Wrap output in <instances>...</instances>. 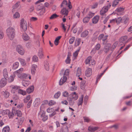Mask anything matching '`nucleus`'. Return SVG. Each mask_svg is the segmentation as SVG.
I'll return each instance as SVG.
<instances>
[{
	"label": "nucleus",
	"mask_w": 132,
	"mask_h": 132,
	"mask_svg": "<svg viewBox=\"0 0 132 132\" xmlns=\"http://www.w3.org/2000/svg\"><path fill=\"white\" fill-rule=\"evenodd\" d=\"M6 31V34L8 38L11 40H13L15 35L14 29L12 27H10L7 29Z\"/></svg>",
	"instance_id": "nucleus-1"
},
{
	"label": "nucleus",
	"mask_w": 132,
	"mask_h": 132,
	"mask_svg": "<svg viewBox=\"0 0 132 132\" xmlns=\"http://www.w3.org/2000/svg\"><path fill=\"white\" fill-rule=\"evenodd\" d=\"M20 27L24 31H26L27 28L26 22L23 19H21L20 23Z\"/></svg>",
	"instance_id": "nucleus-2"
},
{
	"label": "nucleus",
	"mask_w": 132,
	"mask_h": 132,
	"mask_svg": "<svg viewBox=\"0 0 132 132\" xmlns=\"http://www.w3.org/2000/svg\"><path fill=\"white\" fill-rule=\"evenodd\" d=\"M17 51L20 55H23L24 53V51L23 47L21 45H19L17 46L16 48Z\"/></svg>",
	"instance_id": "nucleus-3"
},
{
	"label": "nucleus",
	"mask_w": 132,
	"mask_h": 132,
	"mask_svg": "<svg viewBox=\"0 0 132 132\" xmlns=\"http://www.w3.org/2000/svg\"><path fill=\"white\" fill-rule=\"evenodd\" d=\"M39 114L40 115L41 117L42 118V120L43 121H45L47 119L48 116L45 114V112L41 111L39 112Z\"/></svg>",
	"instance_id": "nucleus-4"
},
{
	"label": "nucleus",
	"mask_w": 132,
	"mask_h": 132,
	"mask_svg": "<svg viewBox=\"0 0 132 132\" xmlns=\"http://www.w3.org/2000/svg\"><path fill=\"white\" fill-rule=\"evenodd\" d=\"M7 83V80L5 78H3L0 80V87L3 88L4 87Z\"/></svg>",
	"instance_id": "nucleus-5"
},
{
	"label": "nucleus",
	"mask_w": 132,
	"mask_h": 132,
	"mask_svg": "<svg viewBox=\"0 0 132 132\" xmlns=\"http://www.w3.org/2000/svg\"><path fill=\"white\" fill-rule=\"evenodd\" d=\"M127 39V37L126 36H125L121 38L119 40V44L120 45H124L127 43L126 40Z\"/></svg>",
	"instance_id": "nucleus-6"
},
{
	"label": "nucleus",
	"mask_w": 132,
	"mask_h": 132,
	"mask_svg": "<svg viewBox=\"0 0 132 132\" xmlns=\"http://www.w3.org/2000/svg\"><path fill=\"white\" fill-rule=\"evenodd\" d=\"M70 6H71V3L69 0V2L68 4V3L66 0H64L62 4L61 5V7H66L67 6L69 7L70 9L71 8Z\"/></svg>",
	"instance_id": "nucleus-7"
},
{
	"label": "nucleus",
	"mask_w": 132,
	"mask_h": 132,
	"mask_svg": "<svg viewBox=\"0 0 132 132\" xmlns=\"http://www.w3.org/2000/svg\"><path fill=\"white\" fill-rule=\"evenodd\" d=\"M101 47V45L100 44L98 43L95 46V47L93 48L91 52V53L92 54H94L96 53V51L98 50Z\"/></svg>",
	"instance_id": "nucleus-8"
},
{
	"label": "nucleus",
	"mask_w": 132,
	"mask_h": 132,
	"mask_svg": "<svg viewBox=\"0 0 132 132\" xmlns=\"http://www.w3.org/2000/svg\"><path fill=\"white\" fill-rule=\"evenodd\" d=\"M92 70L91 68L88 67L87 68V69L85 72V75L88 77H89L92 75Z\"/></svg>",
	"instance_id": "nucleus-9"
},
{
	"label": "nucleus",
	"mask_w": 132,
	"mask_h": 132,
	"mask_svg": "<svg viewBox=\"0 0 132 132\" xmlns=\"http://www.w3.org/2000/svg\"><path fill=\"white\" fill-rule=\"evenodd\" d=\"M37 68V65L33 64L31 65V71L32 74V75H34L36 71V69Z\"/></svg>",
	"instance_id": "nucleus-10"
},
{
	"label": "nucleus",
	"mask_w": 132,
	"mask_h": 132,
	"mask_svg": "<svg viewBox=\"0 0 132 132\" xmlns=\"http://www.w3.org/2000/svg\"><path fill=\"white\" fill-rule=\"evenodd\" d=\"M1 93L4 97L5 98H8L10 96L9 93L6 90L1 92Z\"/></svg>",
	"instance_id": "nucleus-11"
},
{
	"label": "nucleus",
	"mask_w": 132,
	"mask_h": 132,
	"mask_svg": "<svg viewBox=\"0 0 132 132\" xmlns=\"http://www.w3.org/2000/svg\"><path fill=\"white\" fill-rule=\"evenodd\" d=\"M98 128V127H93L90 126L88 127V130L90 132H93L97 130Z\"/></svg>",
	"instance_id": "nucleus-12"
},
{
	"label": "nucleus",
	"mask_w": 132,
	"mask_h": 132,
	"mask_svg": "<svg viewBox=\"0 0 132 132\" xmlns=\"http://www.w3.org/2000/svg\"><path fill=\"white\" fill-rule=\"evenodd\" d=\"M11 92L12 93L14 94L15 93V92L16 90H19L20 89V87L16 85H12L11 86Z\"/></svg>",
	"instance_id": "nucleus-13"
},
{
	"label": "nucleus",
	"mask_w": 132,
	"mask_h": 132,
	"mask_svg": "<svg viewBox=\"0 0 132 132\" xmlns=\"http://www.w3.org/2000/svg\"><path fill=\"white\" fill-rule=\"evenodd\" d=\"M70 95L72 97V98L74 101L77 100L78 98V95L75 92L72 93Z\"/></svg>",
	"instance_id": "nucleus-14"
},
{
	"label": "nucleus",
	"mask_w": 132,
	"mask_h": 132,
	"mask_svg": "<svg viewBox=\"0 0 132 132\" xmlns=\"http://www.w3.org/2000/svg\"><path fill=\"white\" fill-rule=\"evenodd\" d=\"M67 77L64 76L62 77L59 80V84L61 85L65 82L67 80Z\"/></svg>",
	"instance_id": "nucleus-15"
},
{
	"label": "nucleus",
	"mask_w": 132,
	"mask_h": 132,
	"mask_svg": "<svg viewBox=\"0 0 132 132\" xmlns=\"http://www.w3.org/2000/svg\"><path fill=\"white\" fill-rule=\"evenodd\" d=\"M61 13L62 15H64L65 16H67L68 15V9L66 8L63 7L62 9Z\"/></svg>",
	"instance_id": "nucleus-16"
},
{
	"label": "nucleus",
	"mask_w": 132,
	"mask_h": 132,
	"mask_svg": "<svg viewBox=\"0 0 132 132\" xmlns=\"http://www.w3.org/2000/svg\"><path fill=\"white\" fill-rule=\"evenodd\" d=\"M43 49L41 48L39 49V52L38 53V55L40 59L43 58Z\"/></svg>",
	"instance_id": "nucleus-17"
},
{
	"label": "nucleus",
	"mask_w": 132,
	"mask_h": 132,
	"mask_svg": "<svg viewBox=\"0 0 132 132\" xmlns=\"http://www.w3.org/2000/svg\"><path fill=\"white\" fill-rule=\"evenodd\" d=\"M108 11L107 8L106 7H103L100 11V14L101 15L103 16Z\"/></svg>",
	"instance_id": "nucleus-18"
},
{
	"label": "nucleus",
	"mask_w": 132,
	"mask_h": 132,
	"mask_svg": "<svg viewBox=\"0 0 132 132\" xmlns=\"http://www.w3.org/2000/svg\"><path fill=\"white\" fill-rule=\"evenodd\" d=\"M44 66L45 69L47 71L50 69V66L48 62L47 61H45L44 62Z\"/></svg>",
	"instance_id": "nucleus-19"
},
{
	"label": "nucleus",
	"mask_w": 132,
	"mask_h": 132,
	"mask_svg": "<svg viewBox=\"0 0 132 132\" xmlns=\"http://www.w3.org/2000/svg\"><path fill=\"white\" fill-rule=\"evenodd\" d=\"M73 98H72L69 96L68 97L67 100L69 102V103L70 105H73L74 103L75 102L74 100H73Z\"/></svg>",
	"instance_id": "nucleus-20"
},
{
	"label": "nucleus",
	"mask_w": 132,
	"mask_h": 132,
	"mask_svg": "<svg viewBox=\"0 0 132 132\" xmlns=\"http://www.w3.org/2000/svg\"><path fill=\"white\" fill-rule=\"evenodd\" d=\"M34 90V87L33 86H32L27 88L26 89V91L28 93L30 94Z\"/></svg>",
	"instance_id": "nucleus-21"
},
{
	"label": "nucleus",
	"mask_w": 132,
	"mask_h": 132,
	"mask_svg": "<svg viewBox=\"0 0 132 132\" xmlns=\"http://www.w3.org/2000/svg\"><path fill=\"white\" fill-rule=\"evenodd\" d=\"M40 99L39 98H37L36 99L34 102L35 105L36 106H37L40 104Z\"/></svg>",
	"instance_id": "nucleus-22"
},
{
	"label": "nucleus",
	"mask_w": 132,
	"mask_h": 132,
	"mask_svg": "<svg viewBox=\"0 0 132 132\" xmlns=\"http://www.w3.org/2000/svg\"><path fill=\"white\" fill-rule=\"evenodd\" d=\"M3 76L4 77V78H6L8 77V72L7 69L5 68L3 70Z\"/></svg>",
	"instance_id": "nucleus-23"
},
{
	"label": "nucleus",
	"mask_w": 132,
	"mask_h": 132,
	"mask_svg": "<svg viewBox=\"0 0 132 132\" xmlns=\"http://www.w3.org/2000/svg\"><path fill=\"white\" fill-rule=\"evenodd\" d=\"M99 17L98 15H96L92 19V22L96 24L97 23L99 19Z\"/></svg>",
	"instance_id": "nucleus-24"
},
{
	"label": "nucleus",
	"mask_w": 132,
	"mask_h": 132,
	"mask_svg": "<svg viewBox=\"0 0 132 132\" xmlns=\"http://www.w3.org/2000/svg\"><path fill=\"white\" fill-rule=\"evenodd\" d=\"M83 95H82L81 97L79 98L78 100V106H79L80 105H82L83 102Z\"/></svg>",
	"instance_id": "nucleus-25"
},
{
	"label": "nucleus",
	"mask_w": 132,
	"mask_h": 132,
	"mask_svg": "<svg viewBox=\"0 0 132 132\" xmlns=\"http://www.w3.org/2000/svg\"><path fill=\"white\" fill-rule=\"evenodd\" d=\"M68 128L67 126H63L61 128L60 132H68Z\"/></svg>",
	"instance_id": "nucleus-26"
},
{
	"label": "nucleus",
	"mask_w": 132,
	"mask_h": 132,
	"mask_svg": "<svg viewBox=\"0 0 132 132\" xmlns=\"http://www.w3.org/2000/svg\"><path fill=\"white\" fill-rule=\"evenodd\" d=\"M110 47V45L109 44H107L104 46V50L105 52L106 53L109 51Z\"/></svg>",
	"instance_id": "nucleus-27"
},
{
	"label": "nucleus",
	"mask_w": 132,
	"mask_h": 132,
	"mask_svg": "<svg viewBox=\"0 0 132 132\" xmlns=\"http://www.w3.org/2000/svg\"><path fill=\"white\" fill-rule=\"evenodd\" d=\"M89 32L87 30H85L81 34V36L82 37H85L88 34Z\"/></svg>",
	"instance_id": "nucleus-28"
},
{
	"label": "nucleus",
	"mask_w": 132,
	"mask_h": 132,
	"mask_svg": "<svg viewBox=\"0 0 132 132\" xmlns=\"http://www.w3.org/2000/svg\"><path fill=\"white\" fill-rule=\"evenodd\" d=\"M81 39L77 38L76 39L75 42V46L77 47L79 45L81 42Z\"/></svg>",
	"instance_id": "nucleus-29"
},
{
	"label": "nucleus",
	"mask_w": 132,
	"mask_h": 132,
	"mask_svg": "<svg viewBox=\"0 0 132 132\" xmlns=\"http://www.w3.org/2000/svg\"><path fill=\"white\" fill-rule=\"evenodd\" d=\"M18 93L23 95H25L26 94V91L21 89H19L18 91Z\"/></svg>",
	"instance_id": "nucleus-30"
},
{
	"label": "nucleus",
	"mask_w": 132,
	"mask_h": 132,
	"mask_svg": "<svg viewBox=\"0 0 132 132\" xmlns=\"http://www.w3.org/2000/svg\"><path fill=\"white\" fill-rule=\"evenodd\" d=\"M81 69L80 68L78 67V68L77 69L76 74V76L79 77L80 76V75H81Z\"/></svg>",
	"instance_id": "nucleus-31"
},
{
	"label": "nucleus",
	"mask_w": 132,
	"mask_h": 132,
	"mask_svg": "<svg viewBox=\"0 0 132 132\" xmlns=\"http://www.w3.org/2000/svg\"><path fill=\"white\" fill-rule=\"evenodd\" d=\"M10 131V128L8 126L4 127L3 129L2 132H9Z\"/></svg>",
	"instance_id": "nucleus-32"
},
{
	"label": "nucleus",
	"mask_w": 132,
	"mask_h": 132,
	"mask_svg": "<svg viewBox=\"0 0 132 132\" xmlns=\"http://www.w3.org/2000/svg\"><path fill=\"white\" fill-rule=\"evenodd\" d=\"M19 61L22 66H25L26 64V63L25 60L22 59L20 58L18 59Z\"/></svg>",
	"instance_id": "nucleus-33"
},
{
	"label": "nucleus",
	"mask_w": 132,
	"mask_h": 132,
	"mask_svg": "<svg viewBox=\"0 0 132 132\" xmlns=\"http://www.w3.org/2000/svg\"><path fill=\"white\" fill-rule=\"evenodd\" d=\"M71 56V55L70 53H68V55H67V57L65 60V62L67 63H70V56Z\"/></svg>",
	"instance_id": "nucleus-34"
},
{
	"label": "nucleus",
	"mask_w": 132,
	"mask_h": 132,
	"mask_svg": "<svg viewBox=\"0 0 132 132\" xmlns=\"http://www.w3.org/2000/svg\"><path fill=\"white\" fill-rule=\"evenodd\" d=\"M92 59V57L91 56H88L86 59L85 61V63L86 64H89V65L90 66V61Z\"/></svg>",
	"instance_id": "nucleus-35"
},
{
	"label": "nucleus",
	"mask_w": 132,
	"mask_h": 132,
	"mask_svg": "<svg viewBox=\"0 0 132 132\" xmlns=\"http://www.w3.org/2000/svg\"><path fill=\"white\" fill-rule=\"evenodd\" d=\"M19 63L18 62H16L13 64L12 66V68L13 69L15 70L17 69L19 66Z\"/></svg>",
	"instance_id": "nucleus-36"
},
{
	"label": "nucleus",
	"mask_w": 132,
	"mask_h": 132,
	"mask_svg": "<svg viewBox=\"0 0 132 132\" xmlns=\"http://www.w3.org/2000/svg\"><path fill=\"white\" fill-rule=\"evenodd\" d=\"M22 37L24 40L27 41L29 39V37L26 34H24L23 35Z\"/></svg>",
	"instance_id": "nucleus-37"
},
{
	"label": "nucleus",
	"mask_w": 132,
	"mask_h": 132,
	"mask_svg": "<svg viewBox=\"0 0 132 132\" xmlns=\"http://www.w3.org/2000/svg\"><path fill=\"white\" fill-rule=\"evenodd\" d=\"M118 42H116L113 45L112 47L111 48V50L112 52L118 44Z\"/></svg>",
	"instance_id": "nucleus-38"
},
{
	"label": "nucleus",
	"mask_w": 132,
	"mask_h": 132,
	"mask_svg": "<svg viewBox=\"0 0 132 132\" xmlns=\"http://www.w3.org/2000/svg\"><path fill=\"white\" fill-rule=\"evenodd\" d=\"M15 77V75H13L10 76L8 79V81L9 82H12L14 80V78Z\"/></svg>",
	"instance_id": "nucleus-39"
},
{
	"label": "nucleus",
	"mask_w": 132,
	"mask_h": 132,
	"mask_svg": "<svg viewBox=\"0 0 132 132\" xmlns=\"http://www.w3.org/2000/svg\"><path fill=\"white\" fill-rule=\"evenodd\" d=\"M61 37V36H59L57 37L55 39L54 43L55 45L57 46L58 45L59 42V40L60 39Z\"/></svg>",
	"instance_id": "nucleus-40"
},
{
	"label": "nucleus",
	"mask_w": 132,
	"mask_h": 132,
	"mask_svg": "<svg viewBox=\"0 0 132 132\" xmlns=\"http://www.w3.org/2000/svg\"><path fill=\"white\" fill-rule=\"evenodd\" d=\"M29 82L24 80H23L22 82L23 85L25 87L27 86L29 84Z\"/></svg>",
	"instance_id": "nucleus-41"
},
{
	"label": "nucleus",
	"mask_w": 132,
	"mask_h": 132,
	"mask_svg": "<svg viewBox=\"0 0 132 132\" xmlns=\"http://www.w3.org/2000/svg\"><path fill=\"white\" fill-rule=\"evenodd\" d=\"M108 36L107 35H105L104 36L102 39V40L103 42V45H105L106 44L107 42V41H106V40Z\"/></svg>",
	"instance_id": "nucleus-42"
},
{
	"label": "nucleus",
	"mask_w": 132,
	"mask_h": 132,
	"mask_svg": "<svg viewBox=\"0 0 132 132\" xmlns=\"http://www.w3.org/2000/svg\"><path fill=\"white\" fill-rule=\"evenodd\" d=\"M16 114H17V116L19 117H21L22 116V114L21 111L18 110L16 111Z\"/></svg>",
	"instance_id": "nucleus-43"
},
{
	"label": "nucleus",
	"mask_w": 132,
	"mask_h": 132,
	"mask_svg": "<svg viewBox=\"0 0 132 132\" xmlns=\"http://www.w3.org/2000/svg\"><path fill=\"white\" fill-rule=\"evenodd\" d=\"M124 19H122L121 17H119L117 19L116 18V22L118 24H119L120 23L121 21H123V20H124Z\"/></svg>",
	"instance_id": "nucleus-44"
},
{
	"label": "nucleus",
	"mask_w": 132,
	"mask_h": 132,
	"mask_svg": "<svg viewBox=\"0 0 132 132\" xmlns=\"http://www.w3.org/2000/svg\"><path fill=\"white\" fill-rule=\"evenodd\" d=\"M32 60L34 62H37L38 61L37 56L36 55H34L32 57Z\"/></svg>",
	"instance_id": "nucleus-45"
},
{
	"label": "nucleus",
	"mask_w": 132,
	"mask_h": 132,
	"mask_svg": "<svg viewBox=\"0 0 132 132\" xmlns=\"http://www.w3.org/2000/svg\"><path fill=\"white\" fill-rule=\"evenodd\" d=\"M20 2L18 1L13 6V8L12 10V11H13L14 9L17 8L20 5Z\"/></svg>",
	"instance_id": "nucleus-46"
},
{
	"label": "nucleus",
	"mask_w": 132,
	"mask_h": 132,
	"mask_svg": "<svg viewBox=\"0 0 132 132\" xmlns=\"http://www.w3.org/2000/svg\"><path fill=\"white\" fill-rule=\"evenodd\" d=\"M44 7H43L42 5L41 4H40L38 5L36 7V10L37 11H39L41 10Z\"/></svg>",
	"instance_id": "nucleus-47"
},
{
	"label": "nucleus",
	"mask_w": 132,
	"mask_h": 132,
	"mask_svg": "<svg viewBox=\"0 0 132 132\" xmlns=\"http://www.w3.org/2000/svg\"><path fill=\"white\" fill-rule=\"evenodd\" d=\"M98 5V3L97 2L94 3L91 6L92 9H93L97 8Z\"/></svg>",
	"instance_id": "nucleus-48"
},
{
	"label": "nucleus",
	"mask_w": 132,
	"mask_h": 132,
	"mask_svg": "<svg viewBox=\"0 0 132 132\" xmlns=\"http://www.w3.org/2000/svg\"><path fill=\"white\" fill-rule=\"evenodd\" d=\"M89 20V19L88 17H86L83 19V21L84 23H88Z\"/></svg>",
	"instance_id": "nucleus-49"
},
{
	"label": "nucleus",
	"mask_w": 132,
	"mask_h": 132,
	"mask_svg": "<svg viewBox=\"0 0 132 132\" xmlns=\"http://www.w3.org/2000/svg\"><path fill=\"white\" fill-rule=\"evenodd\" d=\"M61 95V92L60 91L57 92L54 95V97L55 98H58Z\"/></svg>",
	"instance_id": "nucleus-50"
},
{
	"label": "nucleus",
	"mask_w": 132,
	"mask_h": 132,
	"mask_svg": "<svg viewBox=\"0 0 132 132\" xmlns=\"http://www.w3.org/2000/svg\"><path fill=\"white\" fill-rule=\"evenodd\" d=\"M58 15H57L56 14L54 13L50 17V19H53L56 18L58 16Z\"/></svg>",
	"instance_id": "nucleus-51"
},
{
	"label": "nucleus",
	"mask_w": 132,
	"mask_h": 132,
	"mask_svg": "<svg viewBox=\"0 0 132 132\" xmlns=\"http://www.w3.org/2000/svg\"><path fill=\"white\" fill-rule=\"evenodd\" d=\"M20 15L19 13L18 12H16L13 15V17L14 18H18L19 17Z\"/></svg>",
	"instance_id": "nucleus-52"
},
{
	"label": "nucleus",
	"mask_w": 132,
	"mask_h": 132,
	"mask_svg": "<svg viewBox=\"0 0 132 132\" xmlns=\"http://www.w3.org/2000/svg\"><path fill=\"white\" fill-rule=\"evenodd\" d=\"M75 39V37H72L69 40V43L70 44H72L73 43Z\"/></svg>",
	"instance_id": "nucleus-53"
},
{
	"label": "nucleus",
	"mask_w": 132,
	"mask_h": 132,
	"mask_svg": "<svg viewBox=\"0 0 132 132\" xmlns=\"http://www.w3.org/2000/svg\"><path fill=\"white\" fill-rule=\"evenodd\" d=\"M80 50V48L78 49L73 53V56L75 57H76L77 56Z\"/></svg>",
	"instance_id": "nucleus-54"
},
{
	"label": "nucleus",
	"mask_w": 132,
	"mask_h": 132,
	"mask_svg": "<svg viewBox=\"0 0 132 132\" xmlns=\"http://www.w3.org/2000/svg\"><path fill=\"white\" fill-rule=\"evenodd\" d=\"M80 86L81 89L82 90L84 89L85 88V85L84 82H81L80 84Z\"/></svg>",
	"instance_id": "nucleus-55"
},
{
	"label": "nucleus",
	"mask_w": 132,
	"mask_h": 132,
	"mask_svg": "<svg viewBox=\"0 0 132 132\" xmlns=\"http://www.w3.org/2000/svg\"><path fill=\"white\" fill-rule=\"evenodd\" d=\"M95 13H92L90 12H89L88 15V16L89 19L91 18L93 16H94Z\"/></svg>",
	"instance_id": "nucleus-56"
},
{
	"label": "nucleus",
	"mask_w": 132,
	"mask_h": 132,
	"mask_svg": "<svg viewBox=\"0 0 132 132\" xmlns=\"http://www.w3.org/2000/svg\"><path fill=\"white\" fill-rule=\"evenodd\" d=\"M23 68H21L18 70L15 71L14 73L15 74L16 73H20L22 72V71H23Z\"/></svg>",
	"instance_id": "nucleus-57"
},
{
	"label": "nucleus",
	"mask_w": 132,
	"mask_h": 132,
	"mask_svg": "<svg viewBox=\"0 0 132 132\" xmlns=\"http://www.w3.org/2000/svg\"><path fill=\"white\" fill-rule=\"evenodd\" d=\"M30 96L29 95L27 96L26 98H25L24 100V102L25 103L27 102L30 98Z\"/></svg>",
	"instance_id": "nucleus-58"
},
{
	"label": "nucleus",
	"mask_w": 132,
	"mask_h": 132,
	"mask_svg": "<svg viewBox=\"0 0 132 132\" xmlns=\"http://www.w3.org/2000/svg\"><path fill=\"white\" fill-rule=\"evenodd\" d=\"M124 10V9L123 7H120L117 8L116 11L117 12H118L123 11Z\"/></svg>",
	"instance_id": "nucleus-59"
},
{
	"label": "nucleus",
	"mask_w": 132,
	"mask_h": 132,
	"mask_svg": "<svg viewBox=\"0 0 132 132\" xmlns=\"http://www.w3.org/2000/svg\"><path fill=\"white\" fill-rule=\"evenodd\" d=\"M83 118L85 122H88L90 120V119L88 117H84Z\"/></svg>",
	"instance_id": "nucleus-60"
},
{
	"label": "nucleus",
	"mask_w": 132,
	"mask_h": 132,
	"mask_svg": "<svg viewBox=\"0 0 132 132\" xmlns=\"http://www.w3.org/2000/svg\"><path fill=\"white\" fill-rule=\"evenodd\" d=\"M68 92L67 91H64L62 93V96L64 97H67L69 96Z\"/></svg>",
	"instance_id": "nucleus-61"
},
{
	"label": "nucleus",
	"mask_w": 132,
	"mask_h": 132,
	"mask_svg": "<svg viewBox=\"0 0 132 132\" xmlns=\"http://www.w3.org/2000/svg\"><path fill=\"white\" fill-rule=\"evenodd\" d=\"M119 3L118 1V0H115L113 3L112 6L113 7H115Z\"/></svg>",
	"instance_id": "nucleus-62"
},
{
	"label": "nucleus",
	"mask_w": 132,
	"mask_h": 132,
	"mask_svg": "<svg viewBox=\"0 0 132 132\" xmlns=\"http://www.w3.org/2000/svg\"><path fill=\"white\" fill-rule=\"evenodd\" d=\"M56 103L53 100H51L50 101L49 103V105L50 106H52L54 104H55Z\"/></svg>",
	"instance_id": "nucleus-63"
},
{
	"label": "nucleus",
	"mask_w": 132,
	"mask_h": 132,
	"mask_svg": "<svg viewBox=\"0 0 132 132\" xmlns=\"http://www.w3.org/2000/svg\"><path fill=\"white\" fill-rule=\"evenodd\" d=\"M32 100H30V101L28 103L27 106V108H29L31 106V104L32 103Z\"/></svg>",
	"instance_id": "nucleus-64"
}]
</instances>
